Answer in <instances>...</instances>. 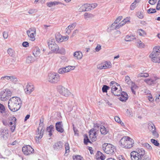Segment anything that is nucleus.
Returning a JSON list of instances; mask_svg holds the SVG:
<instances>
[{"label":"nucleus","mask_w":160,"mask_h":160,"mask_svg":"<svg viewBox=\"0 0 160 160\" xmlns=\"http://www.w3.org/2000/svg\"><path fill=\"white\" fill-rule=\"evenodd\" d=\"M22 104L20 98L17 97H13L8 102V107L12 111L16 112L20 108Z\"/></svg>","instance_id":"1"},{"label":"nucleus","mask_w":160,"mask_h":160,"mask_svg":"<svg viewBox=\"0 0 160 160\" xmlns=\"http://www.w3.org/2000/svg\"><path fill=\"white\" fill-rule=\"evenodd\" d=\"M101 148L104 152L108 154L113 155L115 149L114 146L110 144L104 143L102 145Z\"/></svg>","instance_id":"2"},{"label":"nucleus","mask_w":160,"mask_h":160,"mask_svg":"<svg viewBox=\"0 0 160 160\" xmlns=\"http://www.w3.org/2000/svg\"><path fill=\"white\" fill-rule=\"evenodd\" d=\"M47 79L48 81L51 83H56L60 81V76L57 73H49L48 74Z\"/></svg>","instance_id":"3"},{"label":"nucleus","mask_w":160,"mask_h":160,"mask_svg":"<svg viewBox=\"0 0 160 160\" xmlns=\"http://www.w3.org/2000/svg\"><path fill=\"white\" fill-rule=\"evenodd\" d=\"M57 88L58 91L60 94L65 97H67L70 94V92L67 88L62 86H58Z\"/></svg>","instance_id":"4"},{"label":"nucleus","mask_w":160,"mask_h":160,"mask_svg":"<svg viewBox=\"0 0 160 160\" xmlns=\"http://www.w3.org/2000/svg\"><path fill=\"white\" fill-rule=\"evenodd\" d=\"M22 150L24 154L26 155H29L34 152V149L30 145L24 146Z\"/></svg>","instance_id":"5"},{"label":"nucleus","mask_w":160,"mask_h":160,"mask_svg":"<svg viewBox=\"0 0 160 160\" xmlns=\"http://www.w3.org/2000/svg\"><path fill=\"white\" fill-rule=\"evenodd\" d=\"M159 78L156 77H152L149 79H145L144 82L149 85L154 86L158 83Z\"/></svg>","instance_id":"6"},{"label":"nucleus","mask_w":160,"mask_h":160,"mask_svg":"<svg viewBox=\"0 0 160 160\" xmlns=\"http://www.w3.org/2000/svg\"><path fill=\"white\" fill-rule=\"evenodd\" d=\"M75 68V67L74 66H68L65 67L60 68L58 69V72L59 74H63L74 69Z\"/></svg>","instance_id":"7"},{"label":"nucleus","mask_w":160,"mask_h":160,"mask_svg":"<svg viewBox=\"0 0 160 160\" xmlns=\"http://www.w3.org/2000/svg\"><path fill=\"white\" fill-rule=\"evenodd\" d=\"M8 130L6 128L0 129V137L4 140L8 139L9 136Z\"/></svg>","instance_id":"8"},{"label":"nucleus","mask_w":160,"mask_h":160,"mask_svg":"<svg viewBox=\"0 0 160 160\" xmlns=\"http://www.w3.org/2000/svg\"><path fill=\"white\" fill-rule=\"evenodd\" d=\"M34 90V86L31 84L30 85L28 83L26 86V88L24 89L25 92L27 94H30Z\"/></svg>","instance_id":"9"},{"label":"nucleus","mask_w":160,"mask_h":160,"mask_svg":"<svg viewBox=\"0 0 160 160\" xmlns=\"http://www.w3.org/2000/svg\"><path fill=\"white\" fill-rule=\"evenodd\" d=\"M51 120H61L62 119V117L60 112H57L55 113H52L50 118Z\"/></svg>","instance_id":"10"},{"label":"nucleus","mask_w":160,"mask_h":160,"mask_svg":"<svg viewBox=\"0 0 160 160\" xmlns=\"http://www.w3.org/2000/svg\"><path fill=\"white\" fill-rule=\"evenodd\" d=\"M89 138L92 142H94L96 140L97 132H96L94 131V130H90L89 132Z\"/></svg>","instance_id":"11"},{"label":"nucleus","mask_w":160,"mask_h":160,"mask_svg":"<svg viewBox=\"0 0 160 160\" xmlns=\"http://www.w3.org/2000/svg\"><path fill=\"white\" fill-rule=\"evenodd\" d=\"M130 139V138L128 136H125L122 137L120 140L119 143L120 144L121 147L123 148H126L125 144H126V141H128V140Z\"/></svg>","instance_id":"12"},{"label":"nucleus","mask_w":160,"mask_h":160,"mask_svg":"<svg viewBox=\"0 0 160 160\" xmlns=\"http://www.w3.org/2000/svg\"><path fill=\"white\" fill-rule=\"evenodd\" d=\"M10 80L11 81L13 82H17L18 81L17 79L14 76H5L2 77L0 79V80Z\"/></svg>","instance_id":"13"},{"label":"nucleus","mask_w":160,"mask_h":160,"mask_svg":"<svg viewBox=\"0 0 160 160\" xmlns=\"http://www.w3.org/2000/svg\"><path fill=\"white\" fill-rule=\"evenodd\" d=\"M62 122H58L56 123L55 127L56 130L58 132L62 133L64 131V130L63 128V125L62 124Z\"/></svg>","instance_id":"14"},{"label":"nucleus","mask_w":160,"mask_h":160,"mask_svg":"<svg viewBox=\"0 0 160 160\" xmlns=\"http://www.w3.org/2000/svg\"><path fill=\"white\" fill-rule=\"evenodd\" d=\"M131 158L132 160H142V158L139 156H137L135 151L132 152L130 154Z\"/></svg>","instance_id":"15"},{"label":"nucleus","mask_w":160,"mask_h":160,"mask_svg":"<svg viewBox=\"0 0 160 160\" xmlns=\"http://www.w3.org/2000/svg\"><path fill=\"white\" fill-rule=\"evenodd\" d=\"M135 152H136L137 156H139L142 158L145 155V151L142 148H138L136 150Z\"/></svg>","instance_id":"16"},{"label":"nucleus","mask_w":160,"mask_h":160,"mask_svg":"<svg viewBox=\"0 0 160 160\" xmlns=\"http://www.w3.org/2000/svg\"><path fill=\"white\" fill-rule=\"evenodd\" d=\"M90 4L86 3L82 5L80 8L79 10L80 11H88L90 10Z\"/></svg>","instance_id":"17"},{"label":"nucleus","mask_w":160,"mask_h":160,"mask_svg":"<svg viewBox=\"0 0 160 160\" xmlns=\"http://www.w3.org/2000/svg\"><path fill=\"white\" fill-rule=\"evenodd\" d=\"M160 54V46H156L153 49L152 52L151 53V55L158 56Z\"/></svg>","instance_id":"18"},{"label":"nucleus","mask_w":160,"mask_h":160,"mask_svg":"<svg viewBox=\"0 0 160 160\" xmlns=\"http://www.w3.org/2000/svg\"><path fill=\"white\" fill-rule=\"evenodd\" d=\"M126 144H125L126 148H130L133 147L134 145L133 140L130 138V139L128 138V141H126Z\"/></svg>","instance_id":"19"},{"label":"nucleus","mask_w":160,"mask_h":160,"mask_svg":"<svg viewBox=\"0 0 160 160\" xmlns=\"http://www.w3.org/2000/svg\"><path fill=\"white\" fill-rule=\"evenodd\" d=\"M0 99L2 101H5L9 99V98L6 96L5 90L2 91L0 93Z\"/></svg>","instance_id":"20"},{"label":"nucleus","mask_w":160,"mask_h":160,"mask_svg":"<svg viewBox=\"0 0 160 160\" xmlns=\"http://www.w3.org/2000/svg\"><path fill=\"white\" fill-rule=\"evenodd\" d=\"M48 47L53 52L56 53L57 52H58V46L56 44L50 45Z\"/></svg>","instance_id":"21"},{"label":"nucleus","mask_w":160,"mask_h":160,"mask_svg":"<svg viewBox=\"0 0 160 160\" xmlns=\"http://www.w3.org/2000/svg\"><path fill=\"white\" fill-rule=\"evenodd\" d=\"M119 100L122 101H126L128 98V96L127 93L124 91L122 92Z\"/></svg>","instance_id":"22"},{"label":"nucleus","mask_w":160,"mask_h":160,"mask_svg":"<svg viewBox=\"0 0 160 160\" xmlns=\"http://www.w3.org/2000/svg\"><path fill=\"white\" fill-rule=\"evenodd\" d=\"M62 143L61 141H59L55 143L53 146L54 149L56 150H60L62 148Z\"/></svg>","instance_id":"23"},{"label":"nucleus","mask_w":160,"mask_h":160,"mask_svg":"<svg viewBox=\"0 0 160 160\" xmlns=\"http://www.w3.org/2000/svg\"><path fill=\"white\" fill-rule=\"evenodd\" d=\"M73 56L77 59H80L82 58V54L81 51H77L74 53Z\"/></svg>","instance_id":"24"},{"label":"nucleus","mask_w":160,"mask_h":160,"mask_svg":"<svg viewBox=\"0 0 160 160\" xmlns=\"http://www.w3.org/2000/svg\"><path fill=\"white\" fill-rule=\"evenodd\" d=\"M60 4L63 5V4L62 2L57 1H54L53 2H48L47 3V5L49 7H52L53 6Z\"/></svg>","instance_id":"25"},{"label":"nucleus","mask_w":160,"mask_h":160,"mask_svg":"<svg viewBox=\"0 0 160 160\" xmlns=\"http://www.w3.org/2000/svg\"><path fill=\"white\" fill-rule=\"evenodd\" d=\"M27 33L28 35V37L30 38V40L32 41L35 40V36L36 35V33H30L29 31H27Z\"/></svg>","instance_id":"26"},{"label":"nucleus","mask_w":160,"mask_h":160,"mask_svg":"<svg viewBox=\"0 0 160 160\" xmlns=\"http://www.w3.org/2000/svg\"><path fill=\"white\" fill-rule=\"evenodd\" d=\"M158 56L151 55V53L149 55L150 58H152V60L154 62L160 63L159 57H157Z\"/></svg>","instance_id":"27"},{"label":"nucleus","mask_w":160,"mask_h":160,"mask_svg":"<svg viewBox=\"0 0 160 160\" xmlns=\"http://www.w3.org/2000/svg\"><path fill=\"white\" fill-rule=\"evenodd\" d=\"M54 127L52 125H50L46 129V131L49 132V136H51L52 135V131H53V128Z\"/></svg>","instance_id":"28"},{"label":"nucleus","mask_w":160,"mask_h":160,"mask_svg":"<svg viewBox=\"0 0 160 160\" xmlns=\"http://www.w3.org/2000/svg\"><path fill=\"white\" fill-rule=\"evenodd\" d=\"M100 131L102 134L104 135L106 134L108 132V130L103 126H101L100 127Z\"/></svg>","instance_id":"29"},{"label":"nucleus","mask_w":160,"mask_h":160,"mask_svg":"<svg viewBox=\"0 0 160 160\" xmlns=\"http://www.w3.org/2000/svg\"><path fill=\"white\" fill-rule=\"evenodd\" d=\"M136 39V38L134 37V36L131 35L130 36L127 35L125 38V40L127 42H129L132 41L134 39Z\"/></svg>","instance_id":"30"},{"label":"nucleus","mask_w":160,"mask_h":160,"mask_svg":"<svg viewBox=\"0 0 160 160\" xmlns=\"http://www.w3.org/2000/svg\"><path fill=\"white\" fill-rule=\"evenodd\" d=\"M35 60L32 56H28L26 60V62L28 63H30L34 62Z\"/></svg>","instance_id":"31"},{"label":"nucleus","mask_w":160,"mask_h":160,"mask_svg":"<svg viewBox=\"0 0 160 160\" xmlns=\"http://www.w3.org/2000/svg\"><path fill=\"white\" fill-rule=\"evenodd\" d=\"M40 53V49L38 47H35L33 50V54L36 57H37Z\"/></svg>","instance_id":"32"},{"label":"nucleus","mask_w":160,"mask_h":160,"mask_svg":"<svg viewBox=\"0 0 160 160\" xmlns=\"http://www.w3.org/2000/svg\"><path fill=\"white\" fill-rule=\"evenodd\" d=\"M148 127L149 129L152 132L153 130H156L155 127L152 122H150L148 124Z\"/></svg>","instance_id":"33"},{"label":"nucleus","mask_w":160,"mask_h":160,"mask_svg":"<svg viewBox=\"0 0 160 160\" xmlns=\"http://www.w3.org/2000/svg\"><path fill=\"white\" fill-rule=\"evenodd\" d=\"M15 122H14V123H13L12 122H9V125L8 126L10 127V130L12 132H13L15 129L16 126L15 124Z\"/></svg>","instance_id":"34"},{"label":"nucleus","mask_w":160,"mask_h":160,"mask_svg":"<svg viewBox=\"0 0 160 160\" xmlns=\"http://www.w3.org/2000/svg\"><path fill=\"white\" fill-rule=\"evenodd\" d=\"M122 17L120 16L118 17L114 21V22L111 25V28L113 26H114L115 24H117L122 19Z\"/></svg>","instance_id":"35"},{"label":"nucleus","mask_w":160,"mask_h":160,"mask_svg":"<svg viewBox=\"0 0 160 160\" xmlns=\"http://www.w3.org/2000/svg\"><path fill=\"white\" fill-rule=\"evenodd\" d=\"M62 36L59 34V33L57 34L55 36V38L56 41L58 42H62Z\"/></svg>","instance_id":"36"},{"label":"nucleus","mask_w":160,"mask_h":160,"mask_svg":"<svg viewBox=\"0 0 160 160\" xmlns=\"http://www.w3.org/2000/svg\"><path fill=\"white\" fill-rule=\"evenodd\" d=\"M138 32L140 36H145L146 33L142 29H139L138 30Z\"/></svg>","instance_id":"37"},{"label":"nucleus","mask_w":160,"mask_h":160,"mask_svg":"<svg viewBox=\"0 0 160 160\" xmlns=\"http://www.w3.org/2000/svg\"><path fill=\"white\" fill-rule=\"evenodd\" d=\"M110 87L106 85H103L102 88V91L103 92H107L108 90L110 89Z\"/></svg>","instance_id":"38"},{"label":"nucleus","mask_w":160,"mask_h":160,"mask_svg":"<svg viewBox=\"0 0 160 160\" xmlns=\"http://www.w3.org/2000/svg\"><path fill=\"white\" fill-rule=\"evenodd\" d=\"M73 158L74 160H83V157L79 155L73 156Z\"/></svg>","instance_id":"39"},{"label":"nucleus","mask_w":160,"mask_h":160,"mask_svg":"<svg viewBox=\"0 0 160 160\" xmlns=\"http://www.w3.org/2000/svg\"><path fill=\"white\" fill-rule=\"evenodd\" d=\"M104 64L106 69L110 68L112 67V64L110 62L106 61L105 62Z\"/></svg>","instance_id":"40"},{"label":"nucleus","mask_w":160,"mask_h":160,"mask_svg":"<svg viewBox=\"0 0 160 160\" xmlns=\"http://www.w3.org/2000/svg\"><path fill=\"white\" fill-rule=\"evenodd\" d=\"M137 17L140 19H142L143 18L144 16L143 13L141 11H138L137 12Z\"/></svg>","instance_id":"41"},{"label":"nucleus","mask_w":160,"mask_h":160,"mask_svg":"<svg viewBox=\"0 0 160 160\" xmlns=\"http://www.w3.org/2000/svg\"><path fill=\"white\" fill-rule=\"evenodd\" d=\"M148 76L149 74L147 73H141L138 75V77H148Z\"/></svg>","instance_id":"42"},{"label":"nucleus","mask_w":160,"mask_h":160,"mask_svg":"<svg viewBox=\"0 0 160 160\" xmlns=\"http://www.w3.org/2000/svg\"><path fill=\"white\" fill-rule=\"evenodd\" d=\"M142 146L146 148L149 150H151L152 149V147L148 143H144L142 144Z\"/></svg>","instance_id":"43"},{"label":"nucleus","mask_w":160,"mask_h":160,"mask_svg":"<svg viewBox=\"0 0 160 160\" xmlns=\"http://www.w3.org/2000/svg\"><path fill=\"white\" fill-rule=\"evenodd\" d=\"M117 91H118V88L116 87H112L111 90V92L112 94L114 95L115 92H117Z\"/></svg>","instance_id":"44"},{"label":"nucleus","mask_w":160,"mask_h":160,"mask_svg":"<svg viewBox=\"0 0 160 160\" xmlns=\"http://www.w3.org/2000/svg\"><path fill=\"white\" fill-rule=\"evenodd\" d=\"M65 155L67 153L69 152V144L68 142L66 143L65 144Z\"/></svg>","instance_id":"45"},{"label":"nucleus","mask_w":160,"mask_h":160,"mask_svg":"<svg viewBox=\"0 0 160 160\" xmlns=\"http://www.w3.org/2000/svg\"><path fill=\"white\" fill-rule=\"evenodd\" d=\"M147 12L149 14H152L156 12V10L155 9L150 8L147 10Z\"/></svg>","instance_id":"46"},{"label":"nucleus","mask_w":160,"mask_h":160,"mask_svg":"<svg viewBox=\"0 0 160 160\" xmlns=\"http://www.w3.org/2000/svg\"><path fill=\"white\" fill-rule=\"evenodd\" d=\"M65 52V49L64 48H61L59 49L58 48V52H57L56 53H60L61 54H63Z\"/></svg>","instance_id":"47"},{"label":"nucleus","mask_w":160,"mask_h":160,"mask_svg":"<svg viewBox=\"0 0 160 160\" xmlns=\"http://www.w3.org/2000/svg\"><path fill=\"white\" fill-rule=\"evenodd\" d=\"M151 142L156 146H158L159 145V143L158 141L154 139H152L151 140Z\"/></svg>","instance_id":"48"},{"label":"nucleus","mask_w":160,"mask_h":160,"mask_svg":"<svg viewBox=\"0 0 160 160\" xmlns=\"http://www.w3.org/2000/svg\"><path fill=\"white\" fill-rule=\"evenodd\" d=\"M90 142V140L88 139L87 135H86L84 139V143L86 145H87L88 142Z\"/></svg>","instance_id":"49"},{"label":"nucleus","mask_w":160,"mask_h":160,"mask_svg":"<svg viewBox=\"0 0 160 160\" xmlns=\"http://www.w3.org/2000/svg\"><path fill=\"white\" fill-rule=\"evenodd\" d=\"M6 92V96L9 98V97H10L12 95V92L8 89H6L5 90Z\"/></svg>","instance_id":"50"},{"label":"nucleus","mask_w":160,"mask_h":160,"mask_svg":"<svg viewBox=\"0 0 160 160\" xmlns=\"http://www.w3.org/2000/svg\"><path fill=\"white\" fill-rule=\"evenodd\" d=\"M76 25V22H74L72 23L71 25H69L68 27L72 30L75 27Z\"/></svg>","instance_id":"51"},{"label":"nucleus","mask_w":160,"mask_h":160,"mask_svg":"<svg viewBox=\"0 0 160 160\" xmlns=\"http://www.w3.org/2000/svg\"><path fill=\"white\" fill-rule=\"evenodd\" d=\"M48 44L49 47V46L51 45L55 44H56L55 42V40L54 39H51L49 40V41L48 42Z\"/></svg>","instance_id":"52"},{"label":"nucleus","mask_w":160,"mask_h":160,"mask_svg":"<svg viewBox=\"0 0 160 160\" xmlns=\"http://www.w3.org/2000/svg\"><path fill=\"white\" fill-rule=\"evenodd\" d=\"M137 6V3H134V2L132 3L130 6V9L131 10H133Z\"/></svg>","instance_id":"53"},{"label":"nucleus","mask_w":160,"mask_h":160,"mask_svg":"<svg viewBox=\"0 0 160 160\" xmlns=\"http://www.w3.org/2000/svg\"><path fill=\"white\" fill-rule=\"evenodd\" d=\"M125 81L128 84H129L131 82L129 76H127L125 77Z\"/></svg>","instance_id":"54"},{"label":"nucleus","mask_w":160,"mask_h":160,"mask_svg":"<svg viewBox=\"0 0 160 160\" xmlns=\"http://www.w3.org/2000/svg\"><path fill=\"white\" fill-rule=\"evenodd\" d=\"M5 110V109L4 106L0 103V112L1 113L2 112H4Z\"/></svg>","instance_id":"55"},{"label":"nucleus","mask_w":160,"mask_h":160,"mask_svg":"<svg viewBox=\"0 0 160 160\" xmlns=\"http://www.w3.org/2000/svg\"><path fill=\"white\" fill-rule=\"evenodd\" d=\"M123 25H124L123 23H122L121 22L120 23H119V24L115 26V27L114 28V29L117 30V29H118L120 27L122 26Z\"/></svg>","instance_id":"56"},{"label":"nucleus","mask_w":160,"mask_h":160,"mask_svg":"<svg viewBox=\"0 0 160 160\" xmlns=\"http://www.w3.org/2000/svg\"><path fill=\"white\" fill-rule=\"evenodd\" d=\"M122 92L121 89L120 88V90H118V91H117V92L114 93V95L118 96H119L121 95Z\"/></svg>","instance_id":"57"},{"label":"nucleus","mask_w":160,"mask_h":160,"mask_svg":"<svg viewBox=\"0 0 160 160\" xmlns=\"http://www.w3.org/2000/svg\"><path fill=\"white\" fill-rule=\"evenodd\" d=\"M121 22L123 23V24H125L128 22H130V18L127 17L123 20Z\"/></svg>","instance_id":"58"},{"label":"nucleus","mask_w":160,"mask_h":160,"mask_svg":"<svg viewBox=\"0 0 160 160\" xmlns=\"http://www.w3.org/2000/svg\"><path fill=\"white\" fill-rule=\"evenodd\" d=\"M97 6V4L96 3H92L90 4V10H92V8H94Z\"/></svg>","instance_id":"59"},{"label":"nucleus","mask_w":160,"mask_h":160,"mask_svg":"<svg viewBox=\"0 0 160 160\" xmlns=\"http://www.w3.org/2000/svg\"><path fill=\"white\" fill-rule=\"evenodd\" d=\"M152 134L153 136L156 138H158L159 136V135L157 132L156 130H153V131L152 132Z\"/></svg>","instance_id":"60"},{"label":"nucleus","mask_w":160,"mask_h":160,"mask_svg":"<svg viewBox=\"0 0 160 160\" xmlns=\"http://www.w3.org/2000/svg\"><path fill=\"white\" fill-rule=\"evenodd\" d=\"M101 155H102V153L100 151H98L97 152L96 155V158L97 159H99V157L101 156Z\"/></svg>","instance_id":"61"},{"label":"nucleus","mask_w":160,"mask_h":160,"mask_svg":"<svg viewBox=\"0 0 160 160\" xmlns=\"http://www.w3.org/2000/svg\"><path fill=\"white\" fill-rule=\"evenodd\" d=\"M142 160H151V158L147 155H144L142 159Z\"/></svg>","instance_id":"62"},{"label":"nucleus","mask_w":160,"mask_h":160,"mask_svg":"<svg viewBox=\"0 0 160 160\" xmlns=\"http://www.w3.org/2000/svg\"><path fill=\"white\" fill-rule=\"evenodd\" d=\"M101 49V46L99 44H98L95 48V50L96 52L99 51Z\"/></svg>","instance_id":"63"},{"label":"nucleus","mask_w":160,"mask_h":160,"mask_svg":"<svg viewBox=\"0 0 160 160\" xmlns=\"http://www.w3.org/2000/svg\"><path fill=\"white\" fill-rule=\"evenodd\" d=\"M157 0H149V3L151 5H154L157 2Z\"/></svg>","instance_id":"64"}]
</instances>
